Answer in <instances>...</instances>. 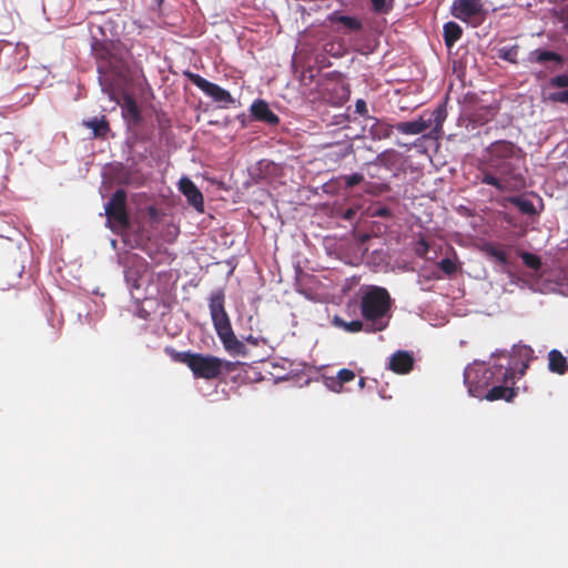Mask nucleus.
Segmentation results:
<instances>
[{"instance_id": "obj_1", "label": "nucleus", "mask_w": 568, "mask_h": 568, "mask_svg": "<svg viewBox=\"0 0 568 568\" xmlns=\"http://www.w3.org/2000/svg\"><path fill=\"white\" fill-rule=\"evenodd\" d=\"M106 224L111 230H120L124 233V243L130 246L124 254V276L125 282L130 288V294L133 301V313L138 317H142V302L141 298L134 294V291L140 290V280L142 277L141 262L139 254L134 252V248L140 246V235H129L130 215L126 210V192L123 189H118L110 201L104 207Z\"/></svg>"}, {"instance_id": "obj_2", "label": "nucleus", "mask_w": 568, "mask_h": 568, "mask_svg": "<svg viewBox=\"0 0 568 568\" xmlns=\"http://www.w3.org/2000/svg\"><path fill=\"white\" fill-rule=\"evenodd\" d=\"M393 300L385 287L371 285L362 293L359 311L368 333L385 331L392 318Z\"/></svg>"}, {"instance_id": "obj_3", "label": "nucleus", "mask_w": 568, "mask_h": 568, "mask_svg": "<svg viewBox=\"0 0 568 568\" xmlns=\"http://www.w3.org/2000/svg\"><path fill=\"white\" fill-rule=\"evenodd\" d=\"M523 160L487 159L486 168H481V183L491 185L499 192L516 191L525 186V179L519 163Z\"/></svg>"}, {"instance_id": "obj_4", "label": "nucleus", "mask_w": 568, "mask_h": 568, "mask_svg": "<svg viewBox=\"0 0 568 568\" xmlns=\"http://www.w3.org/2000/svg\"><path fill=\"white\" fill-rule=\"evenodd\" d=\"M510 375V366H473L464 372V382L473 397L483 398L493 384L505 382Z\"/></svg>"}, {"instance_id": "obj_5", "label": "nucleus", "mask_w": 568, "mask_h": 568, "mask_svg": "<svg viewBox=\"0 0 568 568\" xmlns=\"http://www.w3.org/2000/svg\"><path fill=\"white\" fill-rule=\"evenodd\" d=\"M165 353L173 362L186 365L196 379L213 381L219 378L217 356L190 351L179 352L172 347H166Z\"/></svg>"}, {"instance_id": "obj_6", "label": "nucleus", "mask_w": 568, "mask_h": 568, "mask_svg": "<svg viewBox=\"0 0 568 568\" xmlns=\"http://www.w3.org/2000/svg\"><path fill=\"white\" fill-rule=\"evenodd\" d=\"M93 53L98 61L99 79L102 84L109 83L111 78L123 75V61L112 54L105 44L95 43L93 45Z\"/></svg>"}, {"instance_id": "obj_7", "label": "nucleus", "mask_w": 568, "mask_h": 568, "mask_svg": "<svg viewBox=\"0 0 568 568\" xmlns=\"http://www.w3.org/2000/svg\"><path fill=\"white\" fill-rule=\"evenodd\" d=\"M224 301L225 295L222 290L213 292L209 301L210 315L217 336L233 329L230 317L225 311Z\"/></svg>"}, {"instance_id": "obj_8", "label": "nucleus", "mask_w": 568, "mask_h": 568, "mask_svg": "<svg viewBox=\"0 0 568 568\" xmlns=\"http://www.w3.org/2000/svg\"><path fill=\"white\" fill-rule=\"evenodd\" d=\"M186 77L194 85L202 90L206 95L212 98L215 102L224 103L225 105L233 104L234 99L231 93L222 87L210 82L197 73L184 71Z\"/></svg>"}, {"instance_id": "obj_9", "label": "nucleus", "mask_w": 568, "mask_h": 568, "mask_svg": "<svg viewBox=\"0 0 568 568\" xmlns=\"http://www.w3.org/2000/svg\"><path fill=\"white\" fill-rule=\"evenodd\" d=\"M488 159L524 160L523 150L510 141L499 140L487 148Z\"/></svg>"}, {"instance_id": "obj_10", "label": "nucleus", "mask_w": 568, "mask_h": 568, "mask_svg": "<svg viewBox=\"0 0 568 568\" xmlns=\"http://www.w3.org/2000/svg\"><path fill=\"white\" fill-rule=\"evenodd\" d=\"M515 372L510 367V375L507 377L505 382L495 383L491 385V387L486 392L483 398L487 400H498V399H505L507 402H510L516 396V390L513 386L515 382Z\"/></svg>"}, {"instance_id": "obj_11", "label": "nucleus", "mask_w": 568, "mask_h": 568, "mask_svg": "<svg viewBox=\"0 0 568 568\" xmlns=\"http://www.w3.org/2000/svg\"><path fill=\"white\" fill-rule=\"evenodd\" d=\"M483 12L481 0H455L452 6V14L464 22Z\"/></svg>"}, {"instance_id": "obj_12", "label": "nucleus", "mask_w": 568, "mask_h": 568, "mask_svg": "<svg viewBox=\"0 0 568 568\" xmlns=\"http://www.w3.org/2000/svg\"><path fill=\"white\" fill-rule=\"evenodd\" d=\"M179 190L186 197L189 204L196 211H204L203 194L190 178L183 176L180 179Z\"/></svg>"}, {"instance_id": "obj_13", "label": "nucleus", "mask_w": 568, "mask_h": 568, "mask_svg": "<svg viewBox=\"0 0 568 568\" xmlns=\"http://www.w3.org/2000/svg\"><path fill=\"white\" fill-rule=\"evenodd\" d=\"M251 115L254 120L275 126L280 123V118L271 109L266 101L257 99L250 108Z\"/></svg>"}, {"instance_id": "obj_14", "label": "nucleus", "mask_w": 568, "mask_h": 568, "mask_svg": "<svg viewBox=\"0 0 568 568\" xmlns=\"http://www.w3.org/2000/svg\"><path fill=\"white\" fill-rule=\"evenodd\" d=\"M388 367L396 374H408L414 367V357L406 351H397L390 356Z\"/></svg>"}, {"instance_id": "obj_15", "label": "nucleus", "mask_w": 568, "mask_h": 568, "mask_svg": "<svg viewBox=\"0 0 568 568\" xmlns=\"http://www.w3.org/2000/svg\"><path fill=\"white\" fill-rule=\"evenodd\" d=\"M122 101V114L129 126L138 125L141 121V110L136 101L126 93L123 95Z\"/></svg>"}, {"instance_id": "obj_16", "label": "nucleus", "mask_w": 568, "mask_h": 568, "mask_svg": "<svg viewBox=\"0 0 568 568\" xmlns=\"http://www.w3.org/2000/svg\"><path fill=\"white\" fill-rule=\"evenodd\" d=\"M527 60L532 64H545L547 62H554L557 65H562L565 63V59L561 54L544 49H536L530 51Z\"/></svg>"}, {"instance_id": "obj_17", "label": "nucleus", "mask_w": 568, "mask_h": 568, "mask_svg": "<svg viewBox=\"0 0 568 568\" xmlns=\"http://www.w3.org/2000/svg\"><path fill=\"white\" fill-rule=\"evenodd\" d=\"M432 123V118L425 120L424 115H422L419 119L414 121L399 122L395 125V129L403 134L415 135L426 131L428 128H430Z\"/></svg>"}, {"instance_id": "obj_18", "label": "nucleus", "mask_w": 568, "mask_h": 568, "mask_svg": "<svg viewBox=\"0 0 568 568\" xmlns=\"http://www.w3.org/2000/svg\"><path fill=\"white\" fill-rule=\"evenodd\" d=\"M327 19L332 24H342L345 32H358L363 29V23L358 18L342 14L339 11L332 12Z\"/></svg>"}, {"instance_id": "obj_19", "label": "nucleus", "mask_w": 568, "mask_h": 568, "mask_svg": "<svg viewBox=\"0 0 568 568\" xmlns=\"http://www.w3.org/2000/svg\"><path fill=\"white\" fill-rule=\"evenodd\" d=\"M219 338L221 339L224 348L231 354V355H245L246 354V347L243 342H241L234 334L233 329L230 332H226L223 335H220Z\"/></svg>"}, {"instance_id": "obj_20", "label": "nucleus", "mask_w": 568, "mask_h": 568, "mask_svg": "<svg viewBox=\"0 0 568 568\" xmlns=\"http://www.w3.org/2000/svg\"><path fill=\"white\" fill-rule=\"evenodd\" d=\"M369 120L373 121L369 128V133L373 139L383 140L392 135L395 125H392L387 123L385 120H381L374 116L369 118Z\"/></svg>"}, {"instance_id": "obj_21", "label": "nucleus", "mask_w": 568, "mask_h": 568, "mask_svg": "<svg viewBox=\"0 0 568 568\" xmlns=\"http://www.w3.org/2000/svg\"><path fill=\"white\" fill-rule=\"evenodd\" d=\"M548 368L551 373L564 375L568 371L567 358L558 349L548 353Z\"/></svg>"}, {"instance_id": "obj_22", "label": "nucleus", "mask_w": 568, "mask_h": 568, "mask_svg": "<svg viewBox=\"0 0 568 568\" xmlns=\"http://www.w3.org/2000/svg\"><path fill=\"white\" fill-rule=\"evenodd\" d=\"M83 125L92 130L93 138L104 139L110 131L109 122L106 121L104 115H102L101 118L94 116L92 119L84 120Z\"/></svg>"}, {"instance_id": "obj_23", "label": "nucleus", "mask_w": 568, "mask_h": 568, "mask_svg": "<svg viewBox=\"0 0 568 568\" xmlns=\"http://www.w3.org/2000/svg\"><path fill=\"white\" fill-rule=\"evenodd\" d=\"M462 36L463 29L458 23L449 21L444 24L443 37L447 48L450 49L462 38Z\"/></svg>"}, {"instance_id": "obj_24", "label": "nucleus", "mask_w": 568, "mask_h": 568, "mask_svg": "<svg viewBox=\"0 0 568 568\" xmlns=\"http://www.w3.org/2000/svg\"><path fill=\"white\" fill-rule=\"evenodd\" d=\"M333 324L336 327L342 328V329H344L345 332H348V333H358V332L368 333L367 322L365 320H363V318L362 320H354V321H351V322H346L343 318H341L338 316H335L334 320H333Z\"/></svg>"}, {"instance_id": "obj_25", "label": "nucleus", "mask_w": 568, "mask_h": 568, "mask_svg": "<svg viewBox=\"0 0 568 568\" xmlns=\"http://www.w3.org/2000/svg\"><path fill=\"white\" fill-rule=\"evenodd\" d=\"M483 251L499 265L508 266L510 264L507 252L499 245L488 243L484 245Z\"/></svg>"}, {"instance_id": "obj_26", "label": "nucleus", "mask_w": 568, "mask_h": 568, "mask_svg": "<svg viewBox=\"0 0 568 568\" xmlns=\"http://www.w3.org/2000/svg\"><path fill=\"white\" fill-rule=\"evenodd\" d=\"M519 45L503 47L497 50V57L501 60L508 61L513 64L518 63Z\"/></svg>"}, {"instance_id": "obj_27", "label": "nucleus", "mask_w": 568, "mask_h": 568, "mask_svg": "<svg viewBox=\"0 0 568 568\" xmlns=\"http://www.w3.org/2000/svg\"><path fill=\"white\" fill-rule=\"evenodd\" d=\"M526 267L538 271L541 267V260L538 255L529 252L517 251Z\"/></svg>"}, {"instance_id": "obj_28", "label": "nucleus", "mask_w": 568, "mask_h": 568, "mask_svg": "<svg viewBox=\"0 0 568 568\" xmlns=\"http://www.w3.org/2000/svg\"><path fill=\"white\" fill-rule=\"evenodd\" d=\"M377 14H387L393 10L394 0H368Z\"/></svg>"}, {"instance_id": "obj_29", "label": "nucleus", "mask_w": 568, "mask_h": 568, "mask_svg": "<svg viewBox=\"0 0 568 568\" xmlns=\"http://www.w3.org/2000/svg\"><path fill=\"white\" fill-rule=\"evenodd\" d=\"M355 379V373L352 369L348 368H342L338 371L336 376V384L338 386V389H336L335 385L333 386V389L341 390L342 386L346 383H349Z\"/></svg>"}, {"instance_id": "obj_30", "label": "nucleus", "mask_w": 568, "mask_h": 568, "mask_svg": "<svg viewBox=\"0 0 568 568\" xmlns=\"http://www.w3.org/2000/svg\"><path fill=\"white\" fill-rule=\"evenodd\" d=\"M511 202L519 209V211L524 214H534L536 212L535 205L530 200L514 197Z\"/></svg>"}, {"instance_id": "obj_31", "label": "nucleus", "mask_w": 568, "mask_h": 568, "mask_svg": "<svg viewBox=\"0 0 568 568\" xmlns=\"http://www.w3.org/2000/svg\"><path fill=\"white\" fill-rule=\"evenodd\" d=\"M217 362H219V365H217L219 378L222 375L233 373L234 371H236V368L239 366V362H231V361L222 359L220 357H217Z\"/></svg>"}, {"instance_id": "obj_32", "label": "nucleus", "mask_w": 568, "mask_h": 568, "mask_svg": "<svg viewBox=\"0 0 568 568\" xmlns=\"http://www.w3.org/2000/svg\"><path fill=\"white\" fill-rule=\"evenodd\" d=\"M518 353H519V356L526 357V362L523 363L521 368L519 371V375L523 376V375H525V373L529 366L528 362L531 358L534 351L529 346H521V347H519Z\"/></svg>"}, {"instance_id": "obj_33", "label": "nucleus", "mask_w": 568, "mask_h": 568, "mask_svg": "<svg viewBox=\"0 0 568 568\" xmlns=\"http://www.w3.org/2000/svg\"><path fill=\"white\" fill-rule=\"evenodd\" d=\"M438 267L448 276L454 275L457 272V265L452 258H443L438 263Z\"/></svg>"}, {"instance_id": "obj_34", "label": "nucleus", "mask_w": 568, "mask_h": 568, "mask_svg": "<svg viewBox=\"0 0 568 568\" xmlns=\"http://www.w3.org/2000/svg\"><path fill=\"white\" fill-rule=\"evenodd\" d=\"M549 87L557 88V89H567L568 88V74L562 73V74L552 77L549 80Z\"/></svg>"}, {"instance_id": "obj_35", "label": "nucleus", "mask_w": 568, "mask_h": 568, "mask_svg": "<svg viewBox=\"0 0 568 568\" xmlns=\"http://www.w3.org/2000/svg\"><path fill=\"white\" fill-rule=\"evenodd\" d=\"M343 180L345 181L346 187H354L364 180V176L361 173H353L351 175L343 176Z\"/></svg>"}, {"instance_id": "obj_36", "label": "nucleus", "mask_w": 568, "mask_h": 568, "mask_svg": "<svg viewBox=\"0 0 568 568\" xmlns=\"http://www.w3.org/2000/svg\"><path fill=\"white\" fill-rule=\"evenodd\" d=\"M549 100L555 103H568V89L550 93Z\"/></svg>"}, {"instance_id": "obj_37", "label": "nucleus", "mask_w": 568, "mask_h": 568, "mask_svg": "<svg viewBox=\"0 0 568 568\" xmlns=\"http://www.w3.org/2000/svg\"><path fill=\"white\" fill-rule=\"evenodd\" d=\"M355 112L358 113L359 115L364 116L367 120H369V118H371L368 115L367 104H366L365 100H363V99L356 100Z\"/></svg>"}, {"instance_id": "obj_38", "label": "nucleus", "mask_w": 568, "mask_h": 568, "mask_svg": "<svg viewBox=\"0 0 568 568\" xmlns=\"http://www.w3.org/2000/svg\"><path fill=\"white\" fill-rule=\"evenodd\" d=\"M433 115H434V121L437 122V124H442V122L444 121L445 119V111L442 109V108H438L436 109L434 112H433Z\"/></svg>"}, {"instance_id": "obj_39", "label": "nucleus", "mask_w": 568, "mask_h": 568, "mask_svg": "<svg viewBox=\"0 0 568 568\" xmlns=\"http://www.w3.org/2000/svg\"><path fill=\"white\" fill-rule=\"evenodd\" d=\"M428 250H429L428 243L425 240H422L419 242V246L417 248V255L423 257L427 254Z\"/></svg>"}, {"instance_id": "obj_40", "label": "nucleus", "mask_w": 568, "mask_h": 568, "mask_svg": "<svg viewBox=\"0 0 568 568\" xmlns=\"http://www.w3.org/2000/svg\"><path fill=\"white\" fill-rule=\"evenodd\" d=\"M562 19L568 23V3L561 10Z\"/></svg>"}, {"instance_id": "obj_41", "label": "nucleus", "mask_w": 568, "mask_h": 568, "mask_svg": "<svg viewBox=\"0 0 568 568\" xmlns=\"http://www.w3.org/2000/svg\"><path fill=\"white\" fill-rule=\"evenodd\" d=\"M377 215L378 216H387L388 215V210L387 209H381V210H378Z\"/></svg>"}, {"instance_id": "obj_42", "label": "nucleus", "mask_w": 568, "mask_h": 568, "mask_svg": "<svg viewBox=\"0 0 568 568\" xmlns=\"http://www.w3.org/2000/svg\"><path fill=\"white\" fill-rule=\"evenodd\" d=\"M355 214L354 210L349 209L345 212V219H352V216Z\"/></svg>"}, {"instance_id": "obj_43", "label": "nucleus", "mask_w": 568, "mask_h": 568, "mask_svg": "<svg viewBox=\"0 0 568 568\" xmlns=\"http://www.w3.org/2000/svg\"><path fill=\"white\" fill-rule=\"evenodd\" d=\"M148 213L150 214V216H152V217H153V216H155V214H156V210H155L154 207L150 206V207L148 209Z\"/></svg>"}, {"instance_id": "obj_44", "label": "nucleus", "mask_w": 568, "mask_h": 568, "mask_svg": "<svg viewBox=\"0 0 568 568\" xmlns=\"http://www.w3.org/2000/svg\"><path fill=\"white\" fill-rule=\"evenodd\" d=\"M364 385H365V379L362 377V378L359 379V386H361V387H364Z\"/></svg>"}, {"instance_id": "obj_45", "label": "nucleus", "mask_w": 568, "mask_h": 568, "mask_svg": "<svg viewBox=\"0 0 568 568\" xmlns=\"http://www.w3.org/2000/svg\"><path fill=\"white\" fill-rule=\"evenodd\" d=\"M387 189H388V186H387V185H382V186H381V192H384V191H386Z\"/></svg>"}, {"instance_id": "obj_46", "label": "nucleus", "mask_w": 568, "mask_h": 568, "mask_svg": "<svg viewBox=\"0 0 568 568\" xmlns=\"http://www.w3.org/2000/svg\"><path fill=\"white\" fill-rule=\"evenodd\" d=\"M542 77H544L542 72H539V73L536 74L537 79H541Z\"/></svg>"}, {"instance_id": "obj_47", "label": "nucleus", "mask_w": 568, "mask_h": 568, "mask_svg": "<svg viewBox=\"0 0 568 568\" xmlns=\"http://www.w3.org/2000/svg\"><path fill=\"white\" fill-rule=\"evenodd\" d=\"M156 3L160 6L162 3V0H156Z\"/></svg>"}]
</instances>
